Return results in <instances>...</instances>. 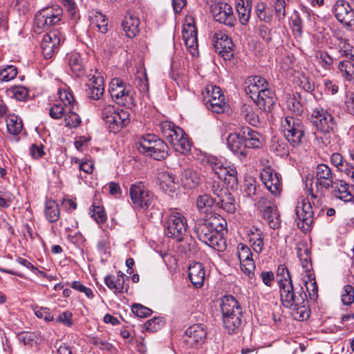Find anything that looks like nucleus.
Here are the masks:
<instances>
[{
	"label": "nucleus",
	"mask_w": 354,
	"mask_h": 354,
	"mask_svg": "<svg viewBox=\"0 0 354 354\" xmlns=\"http://www.w3.org/2000/svg\"><path fill=\"white\" fill-rule=\"evenodd\" d=\"M226 221L221 216L209 219L199 220L194 226V232L198 239L208 246L219 252L226 248V240L222 230L226 225Z\"/></svg>",
	"instance_id": "f257e3e1"
},
{
	"label": "nucleus",
	"mask_w": 354,
	"mask_h": 354,
	"mask_svg": "<svg viewBox=\"0 0 354 354\" xmlns=\"http://www.w3.org/2000/svg\"><path fill=\"white\" fill-rule=\"evenodd\" d=\"M221 309L224 327L230 334L236 333L242 322V311L238 301L233 296H224L221 300Z\"/></svg>",
	"instance_id": "f03ea898"
},
{
	"label": "nucleus",
	"mask_w": 354,
	"mask_h": 354,
	"mask_svg": "<svg viewBox=\"0 0 354 354\" xmlns=\"http://www.w3.org/2000/svg\"><path fill=\"white\" fill-rule=\"evenodd\" d=\"M138 150L146 156L160 160L169 155V147L164 140L154 134L142 136L137 143Z\"/></svg>",
	"instance_id": "7ed1b4c3"
},
{
	"label": "nucleus",
	"mask_w": 354,
	"mask_h": 354,
	"mask_svg": "<svg viewBox=\"0 0 354 354\" xmlns=\"http://www.w3.org/2000/svg\"><path fill=\"white\" fill-rule=\"evenodd\" d=\"M160 128L164 138L171 144L175 151L183 154L190 151V142L183 129L175 126L170 122H162Z\"/></svg>",
	"instance_id": "20e7f679"
},
{
	"label": "nucleus",
	"mask_w": 354,
	"mask_h": 354,
	"mask_svg": "<svg viewBox=\"0 0 354 354\" xmlns=\"http://www.w3.org/2000/svg\"><path fill=\"white\" fill-rule=\"evenodd\" d=\"M314 175L316 192L310 189L309 194L314 199L322 198L326 191L334 187L337 180L336 175L328 165L323 163L317 165Z\"/></svg>",
	"instance_id": "39448f33"
},
{
	"label": "nucleus",
	"mask_w": 354,
	"mask_h": 354,
	"mask_svg": "<svg viewBox=\"0 0 354 354\" xmlns=\"http://www.w3.org/2000/svg\"><path fill=\"white\" fill-rule=\"evenodd\" d=\"M207 164L218 178L225 183L232 187L237 185V171L235 167L215 156L209 157Z\"/></svg>",
	"instance_id": "423d86ee"
},
{
	"label": "nucleus",
	"mask_w": 354,
	"mask_h": 354,
	"mask_svg": "<svg viewBox=\"0 0 354 354\" xmlns=\"http://www.w3.org/2000/svg\"><path fill=\"white\" fill-rule=\"evenodd\" d=\"M129 196L133 207L137 209L149 208L154 198L153 192L142 181L130 185Z\"/></svg>",
	"instance_id": "0eeeda50"
},
{
	"label": "nucleus",
	"mask_w": 354,
	"mask_h": 354,
	"mask_svg": "<svg viewBox=\"0 0 354 354\" xmlns=\"http://www.w3.org/2000/svg\"><path fill=\"white\" fill-rule=\"evenodd\" d=\"M63 10L57 5L46 7L38 11L35 17V26L39 30L49 28L60 21Z\"/></svg>",
	"instance_id": "6e6552de"
},
{
	"label": "nucleus",
	"mask_w": 354,
	"mask_h": 354,
	"mask_svg": "<svg viewBox=\"0 0 354 354\" xmlns=\"http://www.w3.org/2000/svg\"><path fill=\"white\" fill-rule=\"evenodd\" d=\"M279 289L281 301L286 308L302 304L307 298L303 288L300 286L295 287L292 282L282 284Z\"/></svg>",
	"instance_id": "1a4fd4ad"
},
{
	"label": "nucleus",
	"mask_w": 354,
	"mask_h": 354,
	"mask_svg": "<svg viewBox=\"0 0 354 354\" xmlns=\"http://www.w3.org/2000/svg\"><path fill=\"white\" fill-rule=\"evenodd\" d=\"M285 138L293 147L301 144L304 136V126L298 118L286 116L281 122Z\"/></svg>",
	"instance_id": "9d476101"
},
{
	"label": "nucleus",
	"mask_w": 354,
	"mask_h": 354,
	"mask_svg": "<svg viewBox=\"0 0 354 354\" xmlns=\"http://www.w3.org/2000/svg\"><path fill=\"white\" fill-rule=\"evenodd\" d=\"M165 227V234L168 237L181 241L187 232V219L182 213L173 212L167 219Z\"/></svg>",
	"instance_id": "9b49d317"
},
{
	"label": "nucleus",
	"mask_w": 354,
	"mask_h": 354,
	"mask_svg": "<svg viewBox=\"0 0 354 354\" xmlns=\"http://www.w3.org/2000/svg\"><path fill=\"white\" fill-rule=\"evenodd\" d=\"M297 226L304 232H308L314 221V212L308 198L301 196L295 207Z\"/></svg>",
	"instance_id": "f8f14e48"
},
{
	"label": "nucleus",
	"mask_w": 354,
	"mask_h": 354,
	"mask_svg": "<svg viewBox=\"0 0 354 354\" xmlns=\"http://www.w3.org/2000/svg\"><path fill=\"white\" fill-rule=\"evenodd\" d=\"M109 93L112 99L119 105L129 106L133 104V93L130 86H127L119 78H114L109 85Z\"/></svg>",
	"instance_id": "ddd939ff"
},
{
	"label": "nucleus",
	"mask_w": 354,
	"mask_h": 354,
	"mask_svg": "<svg viewBox=\"0 0 354 354\" xmlns=\"http://www.w3.org/2000/svg\"><path fill=\"white\" fill-rule=\"evenodd\" d=\"M214 19L229 27L234 26L236 19L232 6L224 1L214 3L210 6Z\"/></svg>",
	"instance_id": "4468645a"
},
{
	"label": "nucleus",
	"mask_w": 354,
	"mask_h": 354,
	"mask_svg": "<svg viewBox=\"0 0 354 354\" xmlns=\"http://www.w3.org/2000/svg\"><path fill=\"white\" fill-rule=\"evenodd\" d=\"M214 48L225 60H230L234 56V44L230 37L222 32H215L214 35Z\"/></svg>",
	"instance_id": "2eb2a0df"
},
{
	"label": "nucleus",
	"mask_w": 354,
	"mask_h": 354,
	"mask_svg": "<svg viewBox=\"0 0 354 354\" xmlns=\"http://www.w3.org/2000/svg\"><path fill=\"white\" fill-rule=\"evenodd\" d=\"M62 39V35L57 30H51L44 35L41 48L45 59L51 58L58 51Z\"/></svg>",
	"instance_id": "dca6fc26"
},
{
	"label": "nucleus",
	"mask_w": 354,
	"mask_h": 354,
	"mask_svg": "<svg viewBox=\"0 0 354 354\" xmlns=\"http://www.w3.org/2000/svg\"><path fill=\"white\" fill-rule=\"evenodd\" d=\"M236 254L240 261L241 270L250 279H252L254 276L256 267L250 248L244 243L238 244Z\"/></svg>",
	"instance_id": "f3484780"
},
{
	"label": "nucleus",
	"mask_w": 354,
	"mask_h": 354,
	"mask_svg": "<svg viewBox=\"0 0 354 354\" xmlns=\"http://www.w3.org/2000/svg\"><path fill=\"white\" fill-rule=\"evenodd\" d=\"M311 118L317 129H335L337 127L334 116L322 107L313 109Z\"/></svg>",
	"instance_id": "a211bd4d"
},
{
	"label": "nucleus",
	"mask_w": 354,
	"mask_h": 354,
	"mask_svg": "<svg viewBox=\"0 0 354 354\" xmlns=\"http://www.w3.org/2000/svg\"><path fill=\"white\" fill-rule=\"evenodd\" d=\"M185 341L192 348L203 344L207 337V329L202 324H196L187 328L185 332Z\"/></svg>",
	"instance_id": "6ab92c4d"
},
{
	"label": "nucleus",
	"mask_w": 354,
	"mask_h": 354,
	"mask_svg": "<svg viewBox=\"0 0 354 354\" xmlns=\"http://www.w3.org/2000/svg\"><path fill=\"white\" fill-rule=\"evenodd\" d=\"M335 18L338 21L346 26H351L354 19V10L351 3L346 0H337L333 10Z\"/></svg>",
	"instance_id": "aec40b11"
},
{
	"label": "nucleus",
	"mask_w": 354,
	"mask_h": 354,
	"mask_svg": "<svg viewBox=\"0 0 354 354\" xmlns=\"http://www.w3.org/2000/svg\"><path fill=\"white\" fill-rule=\"evenodd\" d=\"M227 145L228 149L241 160L245 158L248 155V150L246 147L245 140L241 131L239 133H230L227 138Z\"/></svg>",
	"instance_id": "412c9836"
},
{
	"label": "nucleus",
	"mask_w": 354,
	"mask_h": 354,
	"mask_svg": "<svg viewBox=\"0 0 354 354\" xmlns=\"http://www.w3.org/2000/svg\"><path fill=\"white\" fill-rule=\"evenodd\" d=\"M250 97L259 109L264 111H270L275 103V94L268 86L257 92V94L250 95Z\"/></svg>",
	"instance_id": "4be33fe9"
},
{
	"label": "nucleus",
	"mask_w": 354,
	"mask_h": 354,
	"mask_svg": "<svg viewBox=\"0 0 354 354\" xmlns=\"http://www.w3.org/2000/svg\"><path fill=\"white\" fill-rule=\"evenodd\" d=\"M261 178L266 187L274 196L279 195L281 184L277 173L270 168H266L261 173Z\"/></svg>",
	"instance_id": "5701e85b"
},
{
	"label": "nucleus",
	"mask_w": 354,
	"mask_h": 354,
	"mask_svg": "<svg viewBox=\"0 0 354 354\" xmlns=\"http://www.w3.org/2000/svg\"><path fill=\"white\" fill-rule=\"evenodd\" d=\"M330 160L337 171L345 174L354 184V158L351 162H348L340 153H333Z\"/></svg>",
	"instance_id": "b1692460"
},
{
	"label": "nucleus",
	"mask_w": 354,
	"mask_h": 354,
	"mask_svg": "<svg viewBox=\"0 0 354 354\" xmlns=\"http://www.w3.org/2000/svg\"><path fill=\"white\" fill-rule=\"evenodd\" d=\"M130 121L129 113L127 111L118 109L108 120L106 125L111 132L117 133L120 129L127 126Z\"/></svg>",
	"instance_id": "393cba45"
},
{
	"label": "nucleus",
	"mask_w": 354,
	"mask_h": 354,
	"mask_svg": "<svg viewBox=\"0 0 354 354\" xmlns=\"http://www.w3.org/2000/svg\"><path fill=\"white\" fill-rule=\"evenodd\" d=\"M160 188L169 195L173 194L177 189L178 181L176 176L169 171L159 173Z\"/></svg>",
	"instance_id": "a878e982"
},
{
	"label": "nucleus",
	"mask_w": 354,
	"mask_h": 354,
	"mask_svg": "<svg viewBox=\"0 0 354 354\" xmlns=\"http://www.w3.org/2000/svg\"><path fill=\"white\" fill-rule=\"evenodd\" d=\"M188 277L193 286L199 288L204 284L205 270L203 265L199 262H194L189 266Z\"/></svg>",
	"instance_id": "bb28decb"
},
{
	"label": "nucleus",
	"mask_w": 354,
	"mask_h": 354,
	"mask_svg": "<svg viewBox=\"0 0 354 354\" xmlns=\"http://www.w3.org/2000/svg\"><path fill=\"white\" fill-rule=\"evenodd\" d=\"M104 92V78L100 75H94L90 80V83L87 84L86 96L91 100H98L102 96Z\"/></svg>",
	"instance_id": "cd10ccee"
},
{
	"label": "nucleus",
	"mask_w": 354,
	"mask_h": 354,
	"mask_svg": "<svg viewBox=\"0 0 354 354\" xmlns=\"http://www.w3.org/2000/svg\"><path fill=\"white\" fill-rule=\"evenodd\" d=\"M285 107L292 113L300 115L304 109V102L300 93H287L285 96Z\"/></svg>",
	"instance_id": "c85d7f7f"
},
{
	"label": "nucleus",
	"mask_w": 354,
	"mask_h": 354,
	"mask_svg": "<svg viewBox=\"0 0 354 354\" xmlns=\"http://www.w3.org/2000/svg\"><path fill=\"white\" fill-rule=\"evenodd\" d=\"M333 189V195L337 199L345 203L353 202L354 196L349 190V185L344 180L337 179L334 184V187L330 188Z\"/></svg>",
	"instance_id": "c756f323"
},
{
	"label": "nucleus",
	"mask_w": 354,
	"mask_h": 354,
	"mask_svg": "<svg viewBox=\"0 0 354 354\" xmlns=\"http://www.w3.org/2000/svg\"><path fill=\"white\" fill-rule=\"evenodd\" d=\"M241 135L244 138L248 151L250 149H259L262 146L261 135L251 128L248 127H243L241 129Z\"/></svg>",
	"instance_id": "7c9ffc66"
},
{
	"label": "nucleus",
	"mask_w": 354,
	"mask_h": 354,
	"mask_svg": "<svg viewBox=\"0 0 354 354\" xmlns=\"http://www.w3.org/2000/svg\"><path fill=\"white\" fill-rule=\"evenodd\" d=\"M248 241L253 250L260 254L264 246V234L258 227L252 226L248 232Z\"/></svg>",
	"instance_id": "2f4dec72"
},
{
	"label": "nucleus",
	"mask_w": 354,
	"mask_h": 354,
	"mask_svg": "<svg viewBox=\"0 0 354 354\" xmlns=\"http://www.w3.org/2000/svg\"><path fill=\"white\" fill-rule=\"evenodd\" d=\"M260 211L263 218L266 220L271 228L277 229L280 226L279 214L274 202L270 204V205L261 209Z\"/></svg>",
	"instance_id": "473e14b6"
},
{
	"label": "nucleus",
	"mask_w": 354,
	"mask_h": 354,
	"mask_svg": "<svg viewBox=\"0 0 354 354\" xmlns=\"http://www.w3.org/2000/svg\"><path fill=\"white\" fill-rule=\"evenodd\" d=\"M180 182L184 188L192 189L199 185L201 176L195 170L185 169L182 171Z\"/></svg>",
	"instance_id": "72a5a7b5"
},
{
	"label": "nucleus",
	"mask_w": 354,
	"mask_h": 354,
	"mask_svg": "<svg viewBox=\"0 0 354 354\" xmlns=\"http://www.w3.org/2000/svg\"><path fill=\"white\" fill-rule=\"evenodd\" d=\"M140 19L131 13H127L122 26L126 35L129 38L136 37L139 32Z\"/></svg>",
	"instance_id": "f704fd0d"
},
{
	"label": "nucleus",
	"mask_w": 354,
	"mask_h": 354,
	"mask_svg": "<svg viewBox=\"0 0 354 354\" xmlns=\"http://www.w3.org/2000/svg\"><path fill=\"white\" fill-rule=\"evenodd\" d=\"M297 254L299 259L301 266L306 271H310L312 269L311 252L305 243H299L296 247Z\"/></svg>",
	"instance_id": "c9c22d12"
},
{
	"label": "nucleus",
	"mask_w": 354,
	"mask_h": 354,
	"mask_svg": "<svg viewBox=\"0 0 354 354\" xmlns=\"http://www.w3.org/2000/svg\"><path fill=\"white\" fill-rule=\"evenodd\" d=\"M236 3L240 23L246 25L250 17L252 0H236Z\"/></svg>",
	"instance_id": "e433bc0d"
},
{
	"label": "nucleus",
	"mask_w": 354,
	"mask_h": 354,
	"mask_svg": "<svg viewBox=\"0 0 354 354\" xmlns=\"http://www.w3.org/2000/svg\"><path fill=\"white\" fill-rule=\"evenodd\" d=\"M217 205L228 213H234L236 211V203L234 197L227 190V193H224L218 199H215Z\"/></svg>",
	"instance_id": "4c0bfd02"
},
{
	"label": "nucleus",
	"mask_w": 354,
	"mask_h": 354,
	"mask_svg": "<svg viewBox=\"0 0 354 354\" xmlns=\"http://www.w3.org/2000/svg\"><path fill=\"white\" fill-rule=\"evenodd\" d=\"M248 85L245 88V91L250 95L257 94V92L260 91L268 87V82L262 77L254 76L248 79Z\"/></svg>",
	"instance_id": "58836bf2"
},
{
	"label": "nucleus",
	"mask_w": 354,
	"mask_h": 354,
	"mask_svg": "<svg viewBox=\"0 0 354 354\" xmlns=\"http://www.w3.org/2000/svg\"><path fill=\"white\" fill-rule=\"evenodd\" d=\"M104 283L107 287L113 290L114 293L127 292L129 285L126 283H122V280L118 279L114 275H107L104 278Z\"/></svg>",
	"instance_id": "ea45409f"
},
{
	"label": "nucleus",
	"mask_w": 354,
	"mask_h": 354,
	"mask_svg": "<svg viewBox=\"0 0 354 354\" xmlns=\"http://www.w3.org/2000/svg\"><path fill=\"white\" fill-rule=\"evenodd\" d=\"M44 214L46 219L50 223H55L59 220L60 211L55 201L52 199L46 201Z\"/></svg>",
	"instance_id": "a19ab883"
},
{
	"label": "nucleus",
	"mask_w": 354,
	"mask_h": 354,
	"mask_svg": "<svg viewBox=\"0 0 354 354\" xmlns=\"http://www.w3.org/2000/svg\"><path fill=\"white\" fill-rule=\"evenodd\" d=\"M335 129H317L315 133V141L320 147L329 146L335 137Z\"/></svg>",
	"instance_id": "79ce46f5"
},
{
	"label": "nucleus",
	"mask_w": 354,
	"mask_h": 354,
	"mask_svg": "<svg viewBox=\"0 0 354 354\" xmlns=\"http://www.w3.org/2000/svg\"><path fill=\"white\" fill-rule=\"evenodd\" d=\"M8 132L12 136H18L22 131L23 122L15 114H9L6 119Z\"/></svg>",
	"instance_id": "37998d69"
},
{
	"label": "nucleus",
	"mask_w": 354,
	"mask_h": 354,
	"mask_svg": "<svg viewBox=\"0 0 354 354\" xmlns=\"http://www.w3.org/2000/svg\"><path fill=\"white\" fill-rule=\"evenodd\" d=\"M68 65L71 71L77 76H81L84 73V66L82 59L77 53H72L68 55Z\"/></svg>",
	"instance_id": "c03bdc74"
},
{
	"label": "nucleus",
	"mask_w": 354,
	"mask_h": 354,
	"mask_svg": "<svg viewBox=\"0 0 354 354\" xmlns=\"http://www.w3.org/2000/svg\"><path fill=\"white\" fill-rule=\"evenodd\" d=\"M78 106L67 109L64 117L65 125L69 128H75L78 127L82 120L80 115L77 113Z\"/></svg>",
	"instance_id": "a18cd8bd"
},
{
	"label": "nucleus",
	"mask_w": 354,
	"mask_h": 354,
	"mask_svg": "<svg viewBox=\"0 0 354 354\" xmlns=\"http://www.w3.org/2000/svg\"><path fill=\"white\" fill-rule=\"evenodd\" d=\"M205 104L206 107L213 112L221 113L224 112L226 103L225 102V97H213L211 100L205 99Z\"/></svg>",
	"instance_id": "49530a36"
},
{
	"label": "nucleus",
	"mask_w": 354,
	"mask_h": 354,
	"mask_svg": "<svg viewBox=\"0 0 354 354\" xmlns=\"http://www.w3.org/2000/svg\"><path fill=\"white\" fill-rule=\"evenodd\" d=\"M91 22L95 24L98 30L102 33H106L108 30V21L105 15L101 12L95 11L90 16Z\"/></svg>",
	"instance_id": "de8ad7c7"
},
{
	"label": "nucleus",
	"mask_w": 354,
	"mask_h": 354,
	"mask_svg": "<svg viewBox=\"0 0 354 354\" xmlns=\"http://www.w3.org/2000/svg\"><path fill=\"white\" fill-rule=\"evenodd\" d=\"M59 98L62 104L66 107V109L71 108L73 106H77V103L75 100L74 96L72 92L69 90H59L58 91Z\"/></svg>",
	"instance_id": "09e8293b"
},
{
	"label": "nucleus",
	"mask_w": 354,
	"mask_h": 354,
	"mask_svg": "<svg viewBox=\"0 0 354 354\" xmlns=\"http://www.w3.org/2000/svg\"><path fill=\"white\" fill-rule=\"evenodd\" d=\"M338 68L342 75L347 80L354 78V63L352 61L344 60L339 63Z\"/></svg>",
	"instance_id": "8fccbe9b"
},
{
	"label": "nucleus",
	"mask_w": 354,
	"mask_h": 354,
	"mask_svg": "<svg viewBox=\"0 0 354 354\" xmlns=\"http://www.w3.org/2000/svg\"><path fill=\"white\" fill-rule=\"evenodd\" d=\"M241 115L250 124L257 126L259 123V116L254 112L252 108L244 104L241 109Z\"/></svg>",
	"instance_id": "3c124183"
},
{
	"label": "nucleus",
	"mask_w": 354,
	"mask_h": 354,
	"mask_svg": "<svg viewBox=\"0 0 354 354\" xmlns=\"http://www.w3.org/2000/svg\"><path fill=\"white\" fill-rule=\"evenodd\" d=\"M255 13L258 19L266 23L272 21V15L267 8V6L264 2H259L255 6Z\"/></svg>",
	"instance_id": "603ef678"
},
{
	"label": "nucleus",
	"mask_w": 354,
	"mask_h": 354,
	"mask_svg": "<svg viewBox=\"0 0 354 354\" xmlns=\"http://www.w3.org/2000/svg\"><path fill=\"white\" fill-rule=\"evenodd\" d=\"M290 25L294 35L296 37H301L303 32V20L300 14L295 11L290 17Z\"/></svg>",
	"instance_id": "864d4df0"
},
{
	"label": "nucleus",
	"mask_w": 354,
	"mask_h": 354,
	"mask_svg": "<svg viewBox=\"0 0 354 354\" xmlns=\"http://www.w3.org/2000/svg\"><path fill=\"white\" fill-rule=\"evenodd\" d=\"M276 275L279 287L282 284L292 282L290 273L283 264L278 266Z\"/></svg>",
	"instance_id": "5fc2aeb1"
},
{
	"label": "nucleus",
	"mask_w": 354,
	"mask_h": 354,
	"mask_svg": "<svg viewBox=\"0 0 354 354\" xmlns=\"http://www.w3.org/2000/svg\"><path fill=\"white\" fill-rule=\"evenodd\" d=\"M308 303L307 298L304 299V302L302 304L294 306L292 308L294 309L293 315L296 319L304 320L307 319L310 317V310L306 306Z\"/></svg>",
	"instance_id": "6e6d98bb"
},
{
	"label": "nucleus",
	"mask_w": 354,
	"mask_h": 354,
	"mask_svg": "<svg viewBox=\"0 0 354 354\" xmlns=\"http://www.w3.org/2000/svg\"><path fill=\"white\" fill-rule=\"evenodd\" d=\"M17 75V68L13 65L7 66L0 70V80L3 82H8L13 80Z\"/></svg>",
	"instance_id": "4d7b16f0"
},
{
	"label": "nucleus",
	"mask_w": 354,
	"mask_h": 354,
	"mask_svg": "<svg viewBox=\"0 0 354 354\" xmlns=\"http://www.w3.org/2000/svg\"><path fill=\"white\" fill-rule=\"evenodd\" d=\"M342 301L344 305L350 306L354 302V288L351 285L344 286L342 294Z\"/></svg>",
	"instance_id": "13d9d810"
},
{
	"label": "nucleus",
	"mask_w": 354,
	"mask_h": 354,
	"mask_svg": "<svg viewBox=\"0 0 354 354\" xmlns=\"http://www.w3.org/2000/svg\"><path fill=\"white\" fill-rule=\"evenodd\" d=\"M66 285L80 292L84 293L88 299L94 297L93 290L90 288L86 287L79 281H74L71 283L67 282Z\"/></svg>",
	"instance_id": "bf43d9fd"
},
{
	"label": "nucleus",
	"mask_w": 354,
	"mask_h": 354,
	"mask_svg": "<svg viewBox=\"0 0 354 354\" xmlns=\"http://www.w3.org/2000/svg\"><path fill=\"white\" fill-rule=\"evenodd\" d=\"M131 310L136 317L140 318L147 317L152 313V310L140 304H133Z\"/></svg>",
	"instance_id": "052dcab7"
},
{
	"label": "nucleus",
	"mask_w": 354,
	"mask_h": 354,
	"mask_svg": "<svg viewBox=\"0 0 354 354\" xmlns=\"http://www.w3.org/2000/svg\"><path fill=\"white\" fill-rule=\"evenodd\" d=\"M317 57L319 59V63L325 69L330 70L333 64V58L326 52L319 51L317 53Z\"/></svg>",
	"instance_id": "680f3d73"
},
{
	"label": "nucleus",
	"mask_w": 354,
	"mask_h": 354,
	"mask_svg": "<svg viewBox=\"0 0 354 354\" xmlns=\"http://www.w3.org/2000/svg\"><path fill=\"white\" fill-rule=\"evenodd\" d=\"M10 92L13 97L19 101H24L28 95V90L23 86H15L10 88Z\"/></svg>",
	"instance_id": "e2e57ef3"
},
{
	"label": "nucleus",
	"mask_w": 354,
	"mask_h": 354,
	"mask_svg": "<svg viewBox=\"0 0 354 354\" xmlns=\"http://www.w3.org/2000/svg\"><path fill=\"white\" fill-rule=\"evenodd\" d=\"M213 199L207 194L201 195L196 199V207L199 211H205V208L210 207L213 204Z\"/></svg>",
	"instance_id": "0e129e2a"
},
{
	"label": "nucleus",
	"mask_w": 354,
	"mask_h": 354,
	"mask_svg": "<svg viewBox=\"0 0 354 354\" xmlns=\"http://www.w3.org/2000/svg\"><path fill=\"white\" fill-rule=\"evenodd\" d=\"M66 112V107L62 103L55 104L49 111L50 116L53 119H60Z\"/></svg>",
	"instance_id": "69168bd1"
},
{
	"label": "nucleus",
	"mask_w": 354,
	"mask_h": 354,
	"mask_svg": "<svg viewBox=\"0 0 354 354\" xmlns=\"http://www.w3.org/2000/svg\"><path fill=\"white\" fill-rule=\"evenodd\" d=\"M91 216L99 224L104 223L106 220V214L103 207L94 206Z\"/></svg>",
	"instance_id": "338daca9"
},
{
	"label": "nucleus",
	"mask_w": 354,
	"mask_h": 354,
	"mask_svg": "<svg viewBox=\"0 0 354 354\" xmlns=\"http://www.w3.org/2000/svg\"><path fill=\"white\" fill-rule=\"evenodd\" d=\"M118 110L113 105L104 104L101 109V118L105 124L111 119L112 115Z\"/></svg>",
	"instance_id": "774afa93"
}]
</instances>
